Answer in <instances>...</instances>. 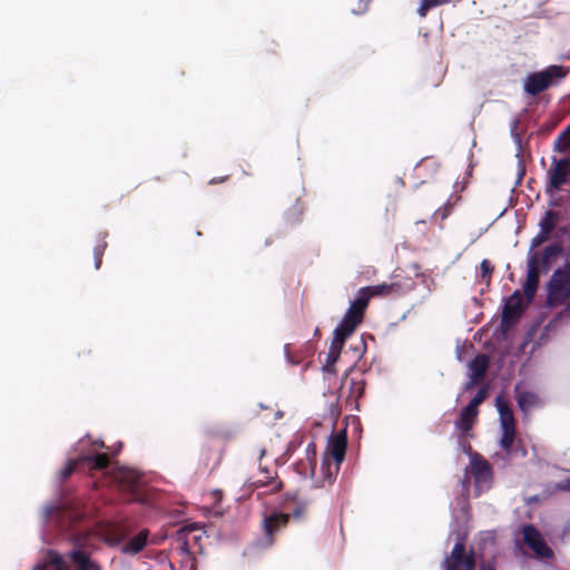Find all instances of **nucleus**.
I'll use <instances>...</instances> for the list:
<instances>
[{"mask_svg":"<svg viewBox=\"0 0 570 570\" xmlns=\"http://www.w3.org/2000/svg\"><path fill=\"white\" fill-rule=\"evenodd\" d=\"M402 287L397 283H382L373 286H365L358 289L356 298L351 303L344 316L357 326L363 322L365 311L373 297H386L399 295Z\"/></svg>","mask_w":570,"mask_h":570,"instance_id":"f257e3e1","label":"nucleus"},{"mask_svg":"<svg viewBox=\"0 0 570 570\" xmlns=\"http://www.w3.org/2000/svg\"><path fill=\"white\" fill-rule=\"evenodd\" d=\"M346 448L347 435L345 430L330 436L321 463V473L324 482L331 484L335 480L344 461Z\"/></svg>","mask_w":570,"mask_h":570,"instance_id":"f03ea898","label":"nucleus"},{"mask_svg":"<svg viewBox=\"0 0 570 570\" xmlns=\"http://www.w3.org/2000/svg\"><path fill=\"white\" fill-rule=\"evenodd\" d=\"M567 75L566 67L551 65L541 71L528 75L523 82V89L528 95L535 97L550 87L559 85Z\"/></svg>","mask_w":570,"mask_h":570,"instance_id":"7ed1b4c3","label":"nucleus"},{"mask_svg":"<svg viewBox=\"0 0 570 570\" xmlns=\"http://www.w3.org/2000/svg\"><path fill=\"white\" fill-rule=\"evenodd\" d=\"M570 301V264L557 268L547 284L548 307H558Z\"/></svg>","mask_w":570,"mask_h":570,"instance_id":"20e7f679","label":"nucleus"},{"mask_svg":"<svg viewBox=\"0 0 570 570\" xmlns=\"http://www.w3.org/2000/svg\"><path fill=\"white\" fill-rule=\"evenodd\" d=\"M357 327L358 326L346 316L343 317L340 325L334 330L333 340L322 366L324 372L332 375L336 374L335 364L340 357L344 343Z\"/></svg>","mask_w":570,"mask_h":570,"instance_id":"39448f33","label":"nucleus"},{"mask_svg":"<svg viewBox=\"0 0 570 570\" xmlns=\"http://www.w3.org/2000/svg\"><path fill=\"white\" fill-rule=\"evenodd\" d=\"M560 247L557 245H549L543 249L541 259L537 254L532 255L528 259V273L527 279L523 284V292L527 298V303H531L534 298L539 286L540 279V265L547 264L552 256L560 253Z\"/></svg>","mask_w":570,"mask_h":570,"instance_id":"423d86ee","label":"nucleus"},{"mask_svg":"<svg viewBox=\"0 0 570 570\" xmlns=\"http://www.w3.org/2000/svg\"><path fill=\"white\" fill-rule=\"evenodd\" d=\"M548 185L547 193L553 196L556 193L561 190L570 178V156H563L562 158L552 157L551 166L547 173Z\"/></svg>","mask_w":570,"mask_h":570,"instance_id":"0eeeda50","label":"nucleus"},{"mask_svg":"<svg viewBox=\"0 0 570 570\" xmlns=\"http://www.w3.org/2000/svg\"><path fill=\"white\" fill-rule=\"evenodd\" d=\"M289 520L291 515L288 513L272 512L265 515L262 523L264 538L256 541L255 546L261 549L271 548L275 543V534L286 528Z\"/></svg>","mask_w":570,"mask_h":570,"instance_id":"6e6552de","label":"nucleus"},{"mask_svg":"<svg viewBox=\"0 0 570 570\" xmlns=\"http://www.w3.org/2000/svg\"><path fill=\"white\" fill-rule=\"evenodd\" d=\"M442 566L444 570H474L476 566L474 552L473 550L466 552L465 544L458 541Z\"/></svg>","mask_w":570,"mask_h":570,"instance_id":"1a4fd4ad","label":"nucleus"},{"mask_svg":"<svg viewBox=\"0 0 570 570\" xmlns=\"http://www.w3.org/2000/svg\"><path fill=\"white\" fill-rule=\"evenodd\" d=\"M365 381L360 377H347L344 376L341 389L340 397H345V405L351 410H358V401L364 395Z\"/></svg>","mask_w":570,"mask_h":570,"instance_id":"9d476101","label":"nucleus"},{"mask_svg":"<svg viewBox=\"0 0 570 570\" xmlns=\"http://www.w3.org/2000/svg\"><path fill=\"white\" fill-rule=\"evenodd\" d=\"M110 460L106 453H98L95 455H85L77 460H70L61 470L60 475L62 480H67L78 468L79 464H86L90 471L105 470L109 466Z\"/></svg>","mask_w":570,"mask_h":570,"instance_id":"9b49d317","label":"nucleus"},{"mask_svg":"<svg viewBox=\"0 0 570 570\" xmlns=\"http://www.w3.org/2000/svg\"><path fill=\"white\" fill-rule=\"evenodd\" d=\"M111 479L120 491L136 497L141 482L140 474L129 468H116L111 472Z\"/></svg>","mask_w":570,"mask_h":570,"instance_id":"f8f14e48","label":"nucleus"},{"mask_svg":"<svg viewBox=\"0 0 570 570\" xmlns=\"http://www.w3.org/2000/svg\"><path fill=\"white\" fill-rule=\"evenodd\" d=\"M470 472L476 488L482 490L483 488L490 487L493 478L492 466L479 453H473L471 456Z\"/></svg>","mask_w":570,"mask_h":570,"instance_id":"ddd939ff","label":"nucleus"},{"mask_svg":"<svg viewBox=\"0 0 570 570\" xmlns=\"http://www.w3.org/2000/svg\"><path fill=\"white\" fill-rule=\"evenodd\" d=\"M524 543L540 558L550 559L553 551L547 546L541 533L532 524H527L522 529Z\"/></svg>","mask_w":570,"mask_h":570,"instance_id":"4468645a","label":"nucleus"},{"mask_svg":"<svg viewBox=\"0 0 570 570\" xmlns=\"http://www.w3.org/2000/svg\"><path fill=\"white\" fill-rule=\"evenodd\" d=\"M529 304L520 291H514L504 303L502 323L510 324L518 321Z\"/></svg>","mask_w":570,"mask_h":570,"instance_id":"2eb2a0df","label":"nucleus"},{"mask_svg":"<svg viewBox=\"0 0 570 570\" xmlns=\"http://www.w3.org/2000/svg\"><path fill=\"white\" fill-rule=\"evenodd\" d=\"M489 364H490V358L487 354H483V353L478 354L469 363V368L471 371V375H470V382L466 383V385H465V390L471 389L473 385L479 384L483 380V377L488 371Z\"/></svg>","mask_w":570,"mask_h":570,"instance_id":"dca6fc26","label":"nucleus"},{"mask_svg":"<svg viewBox=\"0 0 570 570\" xmlns=\"http://www.w3.org/2000/svg\"><path fill=\"white\" fill-rule=\"evenodd\" d=\"M75 548L67 553V558L73 563L75 570H86L94 560L90 559L88 552L83 549L82 539L73 538Z\"/></svg>","mask_w":570,"mask_h":570,"instance_id":"f3484780","label":"nucleus"},{"mask_svg":"<svg viewBox=\"0 0 570 570\" xmlns=\"http://www.w3.org/2000/svg\"><path fill=\"white\" fill-rule=\"evenodd\" d=\"M33 570H70L66 559L55 550H48L46 561L37 564Z\"/></svg>","mask_w":570,"mask_h":570,"instance_id":"a211bd4d","label":"nucleus"},{"mask_svg":"<svg viewBox=\"0 0 570 570\" xmlns=\"http://www.w3.org/2000/svg\"><path fill=\"white\" fill-rule=\"evenodd\" d=\"M478 414L479 410H473L466 405L462 409L459 419L455 421L456 429L462 433L471 431L476 421Z\"/></svg>","mask_w":570,"mask_h":570,"instance_id":"6ab92c4d","label":"nucleus"},{"mask_svg":"<svg viewBox=\"0 0 570 570\" xmlns=\"http://www.w3.org/2000/svg\"><path fill=\"white\" fill-rule=\"evenodd\" d=\"M518 405L523 413H528L533 407L541 405V400L534 392H519L517 396Z\"/></svg>","mask_w":570,"mask_h":570,"instance_id":"aec40b11","label":"nucleus"},{"mask_svg":"<svg viewBox=\"0 0 570 570\" xmlns=\"http://www.w3.org/2000/svg\"><path fill=\"white\" fill-rule=\"evenodd\" d=\"M264 473H265V475L262 479H257L256 481H254L252 483L254 489L268 488V490H265L264 492H262L263 494L278 492L283 487L282 481L275 480V478L273 475H271L267 472V470H264Z\"/></svg>","mask_w":570,"mask_h":570,"instance_id":"412c9836","label":"nucleus"},{"mask_svg":"<svg viewBox=\"0 0 570 570\" xmlns=\"http://www.w3.org/2000/svg\"><path fill=\"white\" fill-rule=\"evenodd\" d=\"M147 538L148 531L141 530L124 546L122 551L128 554L139 553L146 547Z\"/></svg>","mask_w":570,"mask_h":570,"instance_id":"4be33fe9","label":"nucleus"},{"mask_svg":"<svg viewBox=\"0 0 570 570\" xmlns=\"http://www.w3.org/2000/svg\"><path fill=\"white\" fill-rule=\"evenodd\" d=\"M553 151L570 156V124L554 139Z\"/></svg>","mask_w":570,"mask_h":570,"instance_id":"5701e85b","label":"nucleus"},{"mask_svg":"<svg viewBox=\"0 0 570 570\" xmlns=\"http://www.w3.org/2000/svg\"><path fill=\"white\" fill-rule=\"evenodd\" d=\"M497 404L500 414L501 426H515L514 415L508 403L498 397Z\"/></svg>","mask_w":570,"mask_h":570,"instance_id":"b1692460","label":"nucleus"},{"mask_svg":"<svg viewBox=\"0 0 570 570\" xmlns=\"http://www.w3.org/2000/svg\"><path fill=\"white\" fill-rule=\"evenodd\" d=\"M107 233H100L99 234V240L94 247V257H95V267L96 269H99L102 263V256L107 248Z\"/></svg>","mask_w":570,"mask_h":570,"instance_id":"393cba45","label":"nucleus"},{"mask_svg":"<svg viewBox=\"0 0 570 570\" xmlns=\"http://www.w3.org/2000/svg\"><path fill=\"white\" fill-rule=\"evenodd\" d=\"M501 430L502 436L500 440V445L504 451L510 453L515 440V426H501Z\"/></svg>","mask_w":570,"mask_h":570,"instance_id":"a878e982","label":"nucleus"},{"mask_svg":"<svg viewBox=\"0 0 570 570\" xmlns=\"http://www.w3.org/2000/svg\"><path fill=\"white\" fill-rule=\"evenodd\" d=\"M453 0H421V4L417 9V13L420 14V17H425L428 14V12L432 9V8H435V7H440V6H444V4H448L450 2H452Z\"/></svg>","mask_w":570,"mask_h":570,"instance_id":"bb28decb","label":"nucleus"},{"mask_svg":"<svg viewBox=\"0 0 570 570\" xmlns=\"http://www.w3.org/2000/svg\"><path fill=\"white\" fill-rule=\"evenodd\" d=\"M488 396V386H482L476 394L472 397V400L469 402L468 406H470L473 410H479V405L482 404Z\"/></svg>","mask_w":570,"mask_h":570,"instance_id":"cd10ccee","label":"nucleus"},{"mask_svg":"<svg viewBox=\"0 0 570 570\" xmlns=\"http://www.w3.org/2000/svg\"><path fill=\"white\" fill-rule=\"evenodd\" d=\"M480 269H481V277L484 279V278H488L490 279L493 272H494V267L493 265L491 264L490 261L488 259H483L480 264Z\"/></svg>","mask_w":570,"mask_h":570,"instance_id":"c85d7f7f","label":"nucleus"},{"mask_svg":"<svg viewBox=\"0 0 570 570\" xmlns=\"http://www.w3.org/2000/svg\"><path fill=\"white\" fill-rule=\"evenodd\" d=\"M371 2L372 0H358L357 3L351 8L352 13L356 16L365 13Z\"/></svg>","mask_w":570,"mask_h":570,"instance_id":"c756f323","label":"nucleus"},{"mask_svg":"<svg viewBox=\"0 0 570 570\" xmlns=\"http://www.w3.org/2000/svg\"><path fill=\"white\" fill-rule=\"evenodd\" d=\"M451 210H452V205L445 204L443 207L435 210L434 217L440 218L441 220H444L450 215Z\"/></svg>","mask_w":570,"mask_h":570,"instance_id":"7c9ffc66","label":"nucleus"},{"mask_svg":"<svg viewBox=\"0 0 570 570\" xmlns=\"http://www.w3.org/2000/svg\"><path fill=\"white\" fill-rule=\"evenodd\" d=\"M305 512H306V504L305 503H299L292 513H288L291 515V518H294V519H301L305 515Z\"/></svg>","mask_w":570,"mask_h":570,"instance_id":"2f4dec72","label":"nucleus"},{"mask_svg":"<svg viewBox=\"0 0 570 570\" xmlns=\"http://www.w3.org/2000/svg\"><path fill=\"white\" fill-rule=\"evenodd\" d=\"M558 488L562 491H567V492H570V476L569 478H566L564 480H562L559 484H558Z\"/></svg>","mask_w":570,"mask_h":570,"instance_id":"473e14b6","label":"nucleus"},{"mask_svg":"<svg viewBox=\"0 0 570 570\" xmlns=\"http://www.w3.org/2000/svg\"><path fill=\"white\" fill-rule=\"evenodd\" d=\"M228 179V176L217 177L209 180L210 185L220 184Z\"/></svg>","mask_w":570,"mask_h":570,"instance_id":"72a5a7b5","label":"nucleus"},{"mask_svg":"<svg viewBox=\"0 0 570 570\" xmlns=\"http://www.w3.org/2000/svg\"><path fill=\"white\" fill-rule=\"evenodd\" d=\"M86 570H101V568L96 561H94L89 567L86 568Z\"/></svg>","mask_w":570,"mask_h":570,"instance_id":"f704fd0d","label":"nucleus"},{"mask_svg":"<svg viewBox=\"0 0 570 570\" xmlns=\"http://www.w3.org/2000/svg\"><path fill=\"white\" fill-rule=\"evenodd\" d=\"M542 228H543L544 232L549 233L553 228V224L552 223H544L542 225Z\"/></svg>","mask_w":570,"mask_h":570,"instance_id":"c9c22d12","label":"nucleus"},{"mask_svg":"<svg viewBox=\"0 0 570 570\" xmlns=\"http://www.w3.org/2000/svg\"><path fill=\"white\" fill-rule=\"evenodd\" d=\"M481 570H497L492 563L482 564Z\"/></svg>","mask_w":570,"mask_h":570,"instance_id":"e433bc0d","label":"nucleus"},{"mask_svg":"<svg viewBox=\"0 0 570 570\" xmlns=\"http://www.w3.org/2000/svg\"><path fill=\"white\" fill-rule=\"evenodd\" d=\"M180 549H181V551H183L184 553H186V554H187V553H189V546H188V543H187V542H184V543L181 544Z\"/></svg>","mask_w":570,"mask_h":570,"instance_id":"4c0bfd02","label":"nucleus"}]
</instances>
